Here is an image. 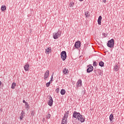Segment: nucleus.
<instances>
[{
	"label": "nucleus",
	"instance_id": "obj_1",
	"mask_svg": "<svg viewBox=\"0 0 124 124\" xmlns=\"http://www.w3.org/2000/svg\"><path fill=\"white\" fill-rule=\"evenodd\" d=\"M73 117L79 121L81 123L85 122V116L81 115L79 112L75 111L73 113Z\"/></svg>",
	"mask_w": 124,
	"mask_h": 124
},
{
	"label": "nucleus",
	"instance_id": "obj_2",
	"mask_svg": "<svg viewBox=\"0 0 124 124\" xmlns=\"http://www.w3.org/2000/svg\"><path fill=\"white\" fill-rule=\"evenodd\" d=\"M62 35V31L59 30L56 33H54L53 34L54 39H58Z\"/></svg>",
	"mask_w": 124,
	"mask_h": 124
},
{
	"label": "nucleus",
	"instance_id": "obj_3",
	"mask_svg": "<svg viewBox=\"0 0 124 124\" xmlns=\"http://www.w3.org/2000/svg\"><path fill=\"white\" fill-rule=\"evenodd\" d=\"M108 47L109 48H114V39H111L107 44Z\"/></svg>",
	"mask_w": 124,
	"mask_h": 124
},
{
	"label": "nucleus",
	"instance_id": "obj_4",
	"mask_svg": "<svg viewBox=\"0 0 124 124\" xmlns=\"http://www.w3.org/2000/svg\"><path fill=\"white\" fill-rule=\"evenodd\" d=\"M61 59L62 61H64L65 60H66L67 55H66V51H63L61 53Z\"/></svg>",
	"mask_w": 124,
	"mask_h": 124
},
{
	"label": "nucleus",
	"instance_id": "obj_5",
	"mask_svg": "<svg viewBox=\"0 0 124 124\" xmlns=\"http://www.w3.org/2000/svg\"><path fill=\"white\" fill-rule=\"evenodd\" d=\"M87 73H91L92 72L93 70V67L91 65H89L87 66Z\"/></svg>",
	"mask_w": 124,
	"mask_h": 124
},
{
	"label": "nucleus",
	"instance_id": "obj_6",
	"mask_svg": "<svg viewBox=\"0 0 124 124\" xmlns=\"http://www.w3.org/2000/svg\"><path fill=\"white\" fill-rule=\"evenodd\" d=\"M48 99L49 100L47 102V104L51 107V106H53V102H54L53 101V98H52L51 96H49Z\"/></svg>",
	"mask_w": 124,
	"mask_h": 124
},
{
	"label": "nucleus",
	"instance_id": "obj_7",
	"mask_svg": "<svg viewBox=\"0 0 124 124\" xmlns=\"http://www.w3.org/2000/svg\"><path fill=\"white\" fill-rule=\"evenodd\" d=\"M74 46L76 48V49H79V48L81 47V42H80L79 41L76 42Z\"/></svg>",
	"mask_w": 124,
	"mask_h": 124
},
{
	"label": "nucleus",
	"instance_id": "obj_8",
	"mask_svg": "<svg viewBox=\"0 0 124 124\" xmlns=\"http://www.w3.org/2000/svg\"><path fill=\"white\" fill-rule=\"evenodd\" d=\"M49 75H50V72H49V70H47L44 75V80H46V78L49 77Z\"/></svg>",
	"mask_w": 124,
	"mask_h": 124
},
{
	"label": "nucleus",
	"instance_id": "obj_9",
	"mask_svg": "<svg viewBox=\"0 0 124 124\" xmlns=\"http://www.w3.org/2000/svg\"><path fill=\"white\" fill-rule=\"evenodd\" d=\"M68 114H69V111L67 110V111H65L64 116H63L62 119H65V120H67V118H68Z\"/></svg>",
	"mask_w": 124,
	"mask_h": 124
},
{
	"label": "nucleus",
	"instance_id": "obj_10",
	"mask_svg": "<svg viewBox=\"0 0 124 124\" xmlns=\"http://www.w3.org/2000/svg\"><path fill=\"white\" fill-rule=\"evenodd\" d=\"M82 86V80L79 79L77 82V87L79 88V87Z\"/></svg>",
	"mask_w": 124,
	"mask_h": 124
},
{
	"label": "nucleus",
	"instance_id": "obj_11",
	"mask_svg": "<svg viewBox=\"0 0 124 124\" xmlns=\"http://www.w3.org/2000/svg\"><path fill=\"white\" fill-rule=\"evenodd\" d=\"M29 67H30V64L26 63V65L24 66V68L25 71H29Z\"/></svg>",
	"mask_w": 124,
	"mask_h": 124
},
{
	"label": "nucleus",
	"instance_id": "obj_12",
	"mask_svg": "<svg viewBox=\"0 0 124 124\" xmlns=\"http://www.w3.org/2000/svg\"><path fill=\"white\" fill-rule=\"evenodd\" d=\"M101 20H102V17L101 16H100L97 20L98 25H101Z\"/></svg>",
	"mask_w": 124,
	"mask_h": 124
},
{
	"label": "nucleus",
	"instance_id": "obj_13",
	"mask_svg": "<svg viewBox=\"0 0 124 124\" xmlns=\"http://www.w3.org/2000/svg\"><path fill=\"white\" fill-rule=\"evenodd\" d=\"M67 119L62 118V124H67Z\"/></svg>",
	"mask_w": 124,
	"mask_h": 124
},
{
	"label": "nucleus",
	"instance_id": "obj_14",
	"mask_svg": "<svg viewBox=\"0 0 124 124\" xmlns=\"http://www.w3.org/2000/svg\"><path fill=\"white\" fill-rule=\"evenodd\" d=\"M65 93H66V92L65 91V90L64 89H62L61 91V94L62 95H64V94H65Z\"/></svg>",
	"mask_w": 124,
	"mask_h": 124
},
{
	"label": "nucleus",
	"instance_id": "obj_15",
	"mask_svg": "<svg viewBox=\"0 0 124 124\" xmlns=\"http://www.w3.org/2000/svg\"><path fill=\"white\" fill-rule=\"evenodd\" d=\"M99 65L101 66V67H103V66H104V62L102 61L100 62H99Z\"/></svg>",
	"mask_w": 124,
	"mask_h": 124
},
{
	"label": "nucleus",
	"instance_id": "obj_16",
	"mask_svg": "<svg viewBox=\"0 0 124 124\" xmlns=\"http://www.w3.org/2000/svg\"><path fill=\"white\" fill-rule=\"evenodd\" d=\"M114 120V115L112 114H111L109 116V120L110 122H112Z\"/></svg>",
	"mask_w": 124,
	"mask_h": 124
},
{
	"label": "nucleus",
	"instance_id": "obj_17",
	"mask_svg": "<svg viewBox=\"0 0 124 124\" xmlns=\"http://www.w3.org/2000/svg\"><path fill=\"white\" fill-rule=\"evenodd\" d=\"M119 66H118V65H115V66H114V70L115 71H118V70H119Z\"/></svg>",
	"mask_w": 124,
	"mask_h": 124
},
{
	"label": "nucleus",
	"instance_id": "obj_18",
	"mask_svg": "<svg viewBox=\"0 0 124 124\" xmlns=\"http://www.w3.org/2000/svg\"><path fill=\"white\" fill-rule=\"evenodd\" d=\"M15 87H16V83L13 82L12 84L11 89L14 90V89H15Z\"/></svg>",
	"mask_w": 124,
	"mask_h": 124
},
{
	"label": "nucleus",
	"instance_id": "obj_19",
	"mask_svg": "<svg viewBox=\"0 0 124 124\" xmlns=\"http://www.w3.org/2000/svg\"><path fill=\"white\" fill-rule=\"evenodd\" d=\"M67 72H68V70L66 68H65L63 71V74L66 75L67 74Z\"/></svg>",
	"mask_w": 124,
	"mask_h": 124
},
{
	"label": "nucleus",
	"instance_id": "obj_20",
	"mask_svg": "<svg viewBox=\"0 0 124 124\" xmlns=\"http://www.w3.org/2000/svg\"><path fill=\"white\" fill-rule=\"evenodd\" d=\"M1 10H2V11H4V10H6V6H2L1 7Z\"/></svg>",
	"mask_w": 124,
	"mask_h": 124
},
{
	"label": "nucleus",
	"instance_id": "obj_21",
	"mask_svg": "<svg viewBox=\"0 0 124 124\" xmlns=\"http://www.w3.org/2000/svg\"><path fill=\"white\" fill-rule=\"evenodd\" d=\"M23 118H24V113H23V111H22V113H21V115L20 117V121H22V120H23Z\"/></svg>",
	"mask_w": 124,
	"mask_h": 124
},
{
	"label": "nucleus",
	"instance_id": "obj_22",
	"mask_svg": "<svg viewBox=\"0 0 124 124\" xmlns=\"http://www.w3.org/2000/svg\"><path fill=\"white\" fill-rule=\"evenodd\" d=\"M25 108H27V109H30V105L29 104H28V103H26Z\"/></svg>",
	"mask_w": 124,
	"mask_h": 124
},
{
	"label": "nucleus",
	"instance_id": "obj_23",
	"mask_svg": "<svg viewBox=\"0 0 124 124\" xmlns=\"http://www.w3.org/2000/svg\"><path fill=\"white\" fill-rule=\"evenodd\" d=\"M73 6H74V3L73 2H70V3L69 4V7H73Z\"/></svg>",
	"mask_w": 124,
	"mask_h": 124
},
{
	"label": "nucleus",
	"instance_id": "obj_24",
	"mask_svg": "<svg viewBox=\"0 0 124 124\" xmlns=\"http://www.w3.org/2000/svg\"><path fill=\"white\" fill-rule=\"evenodd\" d=\"M85 16H86V17H88V15H89V12L88 11H85Z\"/></svg>",
	"mask_w": 124,
	"mask_h": 124
},
{
	"label": "nucleus",
	"instance_id": "obj_25",
	"mask_svg": "<svg viewBox=\"0 0 124 124\" xmlns=\"http://www.w3.org/2000/svg\"><path fill=\"white\" fill-rule=\"evenodd\" d=\"M50 85H51V82L49 81V82L46 83V87H48L50 86Z\"/></svg>",
	"mask_w": 124,
	"mask_h": 124
},
{
	"label": "nucleus",
	"instance_id": "obj_26",
	"mask_svg": "<svg viewBox=\"0 0 124 124\" xmlns=\"http://www.w3.org/2000/svg\"><path fill=\"white\" fill-rule=\"evenodd\" d=\"M31 116L33 117L34 116V110H32L31 111Z\"/></svg>",
	"mask_w": 124,
	"mask_h": 124
},
{
	"label": "nucleus",
	"instance_id": "obj_27",
	"mask_svg": "<svg viewBox=\"0 0 124 124\" xmlns=\"http://www.w3.org/2000/svg\"><path fill=\"white\" fill-rule=\"evenodd\" d=\"M93 66H97V62H93Z\"/></svg>",
	"mask_w": 124,
	"mask_h": 124
},
{
	"label": "nucleus",
	"instance_id": "obj_28",
	"mask_svg": "<svg viewBox=\"0 0 124 124\" xmlns=\"http://www.w3.org/2000/svg\"><path fill=\"white\" fill-rule=\"evenodd\" d=\"M55 92H56V93H60V88H57L56 89Z\"/></svg>",
	"mask_w": 124,
	"mask_h": 124
},
{
	"label": "nucleus",
	"instance_id": "obj_29",
	"mask_svg": "<svg viewBox=\"0 0 124 124\" xmlns=\"http://www.w3.org/2000/svg\"><path fill=\"white\" fill-rule=\"evenodd\" d=\"M46 52H47V54H49V53L50 52V47H49L46 49Z\"/></svg>",
	"mask_w": 124,
	"mask_h": 124
},
{
	"label": "nucleus",
	"instance_id": "obj_30",
	"mask_svg": "<svg viewBox=\"0 0 124 124\" xmlns=\"http://www.w3.org/2000/svg\"><path fill=\"white\" fill-rule=\"evenodd\" d=\"M47 119H49V118H51V114H48L46 116Z\"/></svg>",
	"mask_w": 124,
	"mask_h": 124
},
{
	"label": "nucleus",
	"instance_id": "obj_31",
	"mask_svg": "<svg viewBox=\"0 0 124 124\" xmlns=\"http://www.w3.org/2000/svg\"><path fill=\"white\" fill-rule=\"evenodd\" d=\"M23 103H25V105H26V103H28V102H26V101L25 100H23Z\"/></svg>",
	"mask_w": 124,
	"mask_h": 124
},
{
	"label": "nucleus",
	"instance_id": "obj_32",
	"mask_svg": "<svg viewBox=\"0 0 124 124\" xmlns=\"http://www.w3.org/2000/svg\"><path fill=\"white\" fill-rule=\"evenodd\" d=\"M54 78H53V75L51 76V80H53Z\"/></svg>",
	"mask_w": 124,
	"mask_h": 124
},
{
	"label": "nucleus",
	"instance_id": "obj_33",
	"mask_svg": "<svg viewBox=\"0 0 124 124\" xmlns=\"http://www.w3.org/2000/svg\"><path fill=\"white\" fill-rule=\"evenodd\" d=\"M103 2L105 3V2H106V0H103Z\"/></svg>",
	"mask_w": 124,
	"mask_h": 124
},
{
	"label": "nucleus",
	"instance_id": "obj_34",
	"mask_svg": "<svg viewBox=\"0 0 124 124\" xmlns=\"http://www.w3.org/2000/svg\"><path fill=\"white\" fill-rule=\"evenodd\" d=\"M1 84H2L1 81H0V86H1Z\"/></svg>",
	"mask_w": 124,
	"mask_h": 124
},
{
	"label": "nucleus",
	"instance_id": "obj_35",
	"mask_svg": "<svg viewBox=\"0 0 124 124\" xmlns=\"http://www.w3.org/2000/svg\"><path fill=\"white\" fill-rule=\"evenodd\" d=\"M79 0V1H83V0Z\"/></svg>",
	"mask_w": 124,
	"mask_h": 124
},
{
	"label": "nucleus",
	"instance_id": "obj_36",
	"mask_svg": "<svg viewBox=\"0 0 124 124\" xmlns=\"http://www.w3.org/2000/svg\"><path fill=\"white\" fill-rule=\"evenodd\" d=\"M104 35L105 36V35H106V34L104 33Z\"/></svg>",
	"mask_w": 124,
	"mask_h": 124
}]
</instances>
